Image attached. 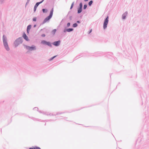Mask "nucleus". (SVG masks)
Wrapping results in <instances>:
<instances>
[{"instance_id":"35","label":"nucleus","mask_w":149,"mask_h":149,"mask_svg":"<svg viewBox=\"0 0 149 149\" xmlns=\"http://www.w3.org/2000/svg\"><path fill=\"white\" fill-rule=\"evenodd\" d=\"M92 31V29H91L88 32V34H90Z\"/></svg>"},{"instance_id":"5","label":"nucleus","mask_w":149,"mask_h":149,"mask_svg":"<svg viewBox=\"0 0 149 149\" xmlns=\"http://www.w3.org/2000/svg\"><path fill=\"white\" fill-rule=\"evenodd\" d=\"M41 44L45 45H47L50 47H52V43L49 41H47L46 40H43L41 42Z\"/></svg>"},{"instance_id":"19","label":"nucleus","mask_w":149,"mask_h":149,"mask_svg":"<svg viewBox=\"0 0 149 149\" xmlns=\"http://www.w3.org/2000/svg\"><path fill=\"white\" fill-rule=\"evenodd\" d=\"M74 2H73L72 3V4L71 5V6H70V10H71L72 8H73V7L74 5Z\"/></svg>"},{"instance_id":"15","label":"nucleus","mask_w":149,"mask_h":149,"mask_svg":"<svg viewBox=\"0 0 149 149\" xmlns=\"http://www.w3.org/2000/svg\"><path fill=\"white\" fill-rule=\"evenodd\" d=\"M42 10L43 13H47L48 11V10L46 8H43Z\"/></svg>"},{"instance_id":"43","label":"nucleus","mask_w":149,"mask_h":149,"mask_svg":"<svg viewBox=\"0 0 149 149\" xmlns=\"http://www.w3.org/2000/svg\"><path fill=\"white\" fill-rule=\"evenodd\" d=\"M78 1V0H77L76 1V2H77Z\"/></svg>"},{"instance_id":"6","label":"nucleus","mask_w":149,"mask_h":149,"mask_svg":"<svg viewBox=\"0 0 149 149\" xmlns=\"http://www.w3.org/2000/svg\"><path fill=\"white\" fill-rule=\"evenodd\" d=\"M109 17L107 16L104 19L103 25V28L104 29L107 28V25L109 22Z\"/></svg>"},{"instance_id":"7","label":"nucleus","mask_w":149,"mask_h":149,"mask_svg":"<svg viewBox=\"0 0 149 149\" xmlns=\"http://www.w3.org/2000/svg\"><path fill=\"white\" fill-rule=\"evenodd\" d=\"M44 1V0H42L40 1L37 2L36 3L34 7L33 11L34 12H35L36 11L37 8L38 6L40 4L42 3Z\"/></svg>"},{"instance_id":"12","label":"nucleus","mask_w":149,"mask_h":149,"mask_svg":"<svg viewBox=\"0 0 149 149\" xmlns=\"http://www.w3.org/2000/svg\"><path fill=\"white\" fill-rule=\"evenodd\" d=\"M82 8H77V13L79 14L81 13L82 11Z\"/></svg>"},{"instance_id":"17","label":"nucleus","mask_w":149,"mask_h":149,"mask_svg":"<svg viewBox=\"0 0 149 149\" xmlns=\"http://www.w3.org/2000/svg\"><path fill=\"white\" fill-rule=\"evenodd\" d=\"M31 27V24H29L28 25L26 29L30 30Z\"/></svg>"},{"instance_id":"1","label":"nucleus","mask_w":149,"mask_h":149,"mask_svg":"<svg viewBox=\"0 0 149 149\" xmlns=\"http://www.w3.org/2000/svg\"><path fill=\"white\" fill-rule=\"evenodd\" d=\"M54 11V8H52L51 10L49 15L44 20L41 24H44L47 22H48L52 18Z\"/></svg>"},{"instance_id":"25","label":"nucleus","mask_w":149,"mask_h":149,"mask_svg":"<svg viewBox=\"0 0 149 149\" xmlns=\"http://www.w3.org/2000/svg\"><path fill=\"white\" fill-rule=\"evenodd\" d=\"M4 0H0V3L2 4L3 3Z\"/></svg>"},{"instance_id":"36","label":"nucleus","mask_w":149,"mask_h":149,"mask_svg":"<svg viewBox=\"0 0 149 149\" xmlns=\"http://www.w3.org/2000/svg\"><path fill=\"white\" fill-rule=\"evenodd\" d=\"M39 111V112L40 113H42L43 114L44 113V111Z\"/></svg>"},{"instance_id":"24","label":"nucleus","mask_w":149,"mask_h":149,"mask_svg":"<svg viewBox=\"0 0 149 149\" xmlns=\"http://www.w3.org/2000/svg\"><path fill=\"white\" fill-rule=\"evenodd\" d=\"M70 25V22H68L67 24V27H69Z\"/></svg>"},{"instance_id":"21","label":"nucleus","mask_w":149,"mask_h":149,"mask_svg":"<svg viewBox=\"0 0 149 149\" xmlns=\"http://www.w3.org/2000/svg\"><path fill=\"white\" fill-rule=\"evenodd\" d=\"M78 7L83 8V3L81 2L79 3V5Z\"/></svg>"},{"instance_id":"8","label":"nucleus","mask_w":149,"mask_h":149,"mask_svg":"<svg viewBox=\"0 0 149 149\" xmlns=\"http://www.w3.org/2000/svg\"><path fill=\"white\" fill-rule=\"evenodd\" d=\"M61 41L60 40H58L57 41H55L52 43V44H53L54 46L56 47H58L59 46L61 43Z\"/></svg>"},{"instance_id":"18","label":"nucleus","mask_w":149,"mask_h":149,"mask_svg":"<svg viewBox=\"0 0 149 149\" xmlns=\"http://www.w3.org/2000/svg\"><path fill=\"white\" fill-rule=\"evenodd\" d=\"M93 3V1L92 0L88 2V5L89 6H91Z\"/></svg>"},{"instance_id":"30","label":"nucleus","mask_w":149,"mask_h":149,"mask_svg":"<svg viewBox=\"0 0 149 149\" xmlns=\"http://www.w3.org/2000/svg\"><path fill=\"white\" fill-rule=\"evenodd\" d=\"M45 34H42L41 35V36L42 37H45Z\"/></svg>"},{"instance_id":"13","label":"nucleus","mask_w":149,"mask_h":149,"mask_svg":"<svg viewBox=\"0 0 149 149\" xmlns=\"http://www.w3.org/2000/svg\"><path fill=\"white\" fill-rule=\"evenodd\" d=\"M29 149H41L39 147L37 146H35V147H30L29 148Z\"/></svg>"},{"instance_id":"11","label":"nucleus","mask_w":149,"mask_h":149,"mask_svg":"<svg viewBox=\"0 0 149 149\" xmlns=\"http://www.w3.org/2000/svg\"><path fill=\"white\" fill-rule=\"evenodd\" d=\"M127 14L128 13L127 11L125 12L123 14L122 16V18L123 19H126Z\"/></svg>"},{"instance_id":"9","label":"nucleus","mask_w":149,"mask_h":149,"mask_svg":"<svg viewBox=\"0 0 149 149\" xmlns=\"http://www.w3.org/2000/svg\"><path fill=\"white\" fill-rule=\"evenodd\" d=\"M73 30L74 29L72 28L67 29L65 27L63 30V32L64 33H65L66 32H70L73 31Z\"/></svg>"},{"instance_id":"28","label":"nucleus","mask_w":149,"mask_h":149,"mask_svg":"<svg viewBox=\"0 0 149 149\" xmlns=\"http://www.w3.org/2000/svg\"><path fill=\"white\" fill-rule=\"evenodd\" d=\"M33 109L34 110H38V108L37 107H35L33 108Z\"/></svg>"},{"instance_id":"31","label":"nucleus","mask_w":149,"mask_h":149,"mask_svg":"<svg viewBox=\"0 0 149 149\" xmlns=\"http://www.w3.org/2000/svg\"><path fill=\"white\" fill-rule=\"evenodd\" d=\"M43 114H45V115H47V116L49 115L48 113H47V112H44V113Z\"/></svg>"},{"instance_id":"22","label":"nucleus","mask_w":149,"mask_h":149,"mask_svg":"<svg viewBox=\"0 0 149 149\" xmlns=\"http://www.w3.org/2000/svg\"><path fill=\"white\" fill-rule=\"evenodd\" d=\"M87 5L86 4H85L83 6V9L84 10H85L86 9V8H87Z\"/></svg>"},{"instance_id":"26","label":"nucleus","mask_w":149,"mask_h":149,"mask_svg":"<svg viewBox=\"0 0 149 149\" xmlns=\"http://www.w3.org/2000/svg\"><path fill=\"white\" fill-rule=\"evenodd\" d=\"M30 0H27V2H26V6H26V5L27 4H28V3H29V1H30Z\"/></svg>"},{"instance_id":"34","label":"nucleus","mask_w":149,"mask_h":149,"mask_svg":"<svg viewBox=\"0 0 149 149\" xmlns=\"http://www.w3.org/2000/svg\"><path fill=\"white\" fill-rule=\"evenodd\" d=\"M72 16H70L69 17V19L70 20H72Z\"/></svg>"},{"instance_id":"4","label":"nucleus","mask_w":149,"mask_h":149,"mask_svg":"<svg viewBox=\"0 0 149 149\" xmlns=\"http://www.w3.org/2000/svg\"><path fill=\"white\" fill-rule=\"evenodd\" d=\"M23 45L26 49L28 50L29 51H32L36 49V46L34 45H32L31 46H29L28 45L24 44Z\"/></svg>"},{"instance_id":"39","label":"nucleus","mask_w":149,"mask_h":149,"mask_svg":"<svg viewBox=\"0 0 149 149\" xmlns=\"http://www.w3.org/2000/svg\"><path fill=\"white\" fill-rule=\"evenodd\" d=\"M88 0H84V1L85 2L88 1Z\"/></svg>"},{"instance_id":"3","label":"nucleus","mask_w":149,"mask_h":149,"mask_svg":"<svg viewBox=\"0 0 149 149\" xmlns=\"http://www.w3.org/2000/svg\"><path fill=\"white\" fill-rule=\"evenodd\" d=\"M23 42L22 37H20L16 39L14 42V44L15 47H17L20 44H22Z\"/></svg>"},{"instance_id":"27","label":"nucleus","mask_w":149,"mask_h":149,"mask_svg":"<svg viewBox=\"0 0 149 149\" xmlns=\"http://www.w3.org/2000/svg\"><path fill=\"white\" fill-rule=\"evenodd\" d=\"M62 113V112H58L56 113V115H58V114H61Z\"/></svg>"},{"instance_id":"2","label":"nucleus","mask_w":149,"mask_h":149,"mask_svg":"<svg viewBox=\"0 0 149 149\" xmlns=\"http://www.w3.org/2000/svg\"><path fill=\"white\" fill-rule=\"evenodd\" d=\"M3 46L5 49L7 51H9L10 49L9 47L7 42V39L6 36L4 35L3 36Z\"/></svg>"},{"instance_id":"29","label":"nucleus","mask_w":149,"mask_h":149,"mask_svg":"<svg viewBox=\"0 0 149 149\" xmlns=\"http://www.w3.org/2000/svg\"><path fill=\"white\" fill-rule=\"evenodd\" d=\"M81 22L80 20H78L77 21V23L78 24H80Z\"/></svg>"},{"instance_id":"42","label":"nucleus","mask_w":149,"mask_h":149,"mask_svg":"<svg viewBox=\"0 0 149 149\" xmlns=\"http://www.w3.org/2000/svg\"><path fill=\"white\" fill-rule=\"evenodd\" d=\"M42 30H43V29H41V30H40V31H42Z\"/></svg>"},{"instance_id":"14","label":"nucleus","mask_w":149,"mask_h":149,"mask_svg":"<svg viewBox=\"0 0 149 149\" xmlns=\"http://www.w3.org/2000/svg\"><path fill=\"white\" fill-rule=\"evenodd\" d=\"M57 31V30L56 29H53L51 32V33L53 34V35H54L56 31Z\"/></svg>"},{"instance_id":"33","label":"nucleus","mask_w":149,"mask_h":149,"mask_svg":"<svg viewBox=\"0 0 149 149\" xmlns=\"http://www.w3.org/2000/svg\"><path fill=\"white\" fill-rule=\"evenodd\" d=\"M49 30L47 29H46L45 30V32L47 33H48L49 32Z\"/></svg>"},{"instance_id":"37","label":"nucleus","mask_w":149,"mask_h":149,"mask_svg":"<svg viewBox=\"0 0 149 149\" xmlns=\"http://www.w3.org/2000/svg\"><path fill=\"white\" fill-rule=\"evenodd\" d=\"M29 31L30 30H29L26 29V31H27V33H29Z\"/></svg>"},{"instance_id":"41","label":"nucleus","mask_w":149,"mask_h":149,"mask_svg":"<svg viewBox=\"0 0 149 149\" xmlns=\"http://www.w3.org/2000/svg\"><path fill=\"white\" fill-rule=\"evenodd\" d=\"M111 74H110V77H111Z\"/></svg>"},{"instance_id":"10","label":"nucleus","mask_w":149,"mask_h":149,"mask_svg":"<svg viewBox=\"0 0 149 149\" xmlns=\"http://www.w3.org/2000/svg\"><path fill=\"white\" fill-rule=\"evenodd\" d=\"M22 37L26 41H30V40L29 39L28 37L26 35L25 32H24L23 33Z\"/></svg>"},{"instance_id":"38","label":"nucleus","mask_w":149,"mask_h":149,"mask_svg":"<svg viewBox=\"0 0 149 149\" xmlns=\"http://www.w3.org/2000/svg\"><path fill=\"white\" fill-rule=\"evenodd\" d=\"M36 26V24H35L34 25L33 27L34 28H35Z\"/></svg>"},{"instance_id":"32","label":"nucleus","mask_w":149,"mask_h":149,"mask_svg":"<svg viewBox=\"0 0 149 149\" xmlns=\"http://www.w3.org/2000/svg\"><path fill=\"white\" fill-rule=\"evenodd\" d=\"M49 115H50V116H56V115L55 114H53L52 113H49Z\"/></svg>"},{"instance_id":"23","label":"nucleus","mask_w":149,"mask_h":149,"mask_svg":"<svg viewBox=\"0 0 149 149\" xmlns=\"http://www.w3.org/2000/svg\"><path fill=\"white\" fill-rule=\"evenodd\" d=\"M32 20L33 22H36L37 20V17H33L32 19Z\"/></svg>"},{"instance_id":"20","label":"nucleus","mask_w":149,"mask_h":149,"mask_svg":"<svg viewBox=\"0 0 149 149\" xmlns=\"http://www.w3.org/2000/svg\"><path fill=\"white\" fill-rule=\"evenodd\" d=\"M57 56L56 55L52 57L51 58L49 59V61H51L52 60H53L54 58H55L56 56Z\"/></svg>"},{"instance_id":"16","label":"nucleus","mask_w":149,"mask_h":149,"mask_svg":"<svg viewBox=\"0 0 149 149\" xmlns=\"http://www.w3.org/2000/svg\"><path fill=\"white\" fill-rule=\"evenodd\" d=\"M78 26V24L77 23H74L72 25V27L73 28H76Z\"/></svg>"},{"instance_id":"40","label":"nucleus","mask_w":149,"mask_h":149,"mask_svg":"<svg viewBox=\"0 0 149 149\" xmlns=\"http://www.w3.org/2000/svg\"><path fill=\"white\" fill-rule=\"evenodd\" d=\"M70 11H69V12H68V14L67 15H68L69 14V13H70Z\"/></svg>"}]
</instances>
